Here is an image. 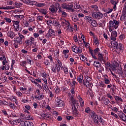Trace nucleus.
<instances>
[{"mask_svg": "<svg viewBox=\"0 0 126 126\" xmlns=\"http://www.w3.org/2000/svg\"><path fill=\"white\" fill-rule=\"evenodd\" d=\"M92 15L93 18L94 19H97L99 20V19H102L103 18V15L102 13L99 12H92Z\"/></svg>", "mask_w": 126, "mask_h": 126, "instance_id": "nucleus-1", "label": "nucleus"}, {"mask_svg": "<svg viewBox=\"0 0 126 126\" xmlns=\"http://www.w3.org/2000/svg\"><path fill=\"white\" fill-rule=\"evenodd\" d=\"M113 43V47L114 49H117V50H119L120 52H121V51H122V49H123V44H122V43H120L119 44L116 41H112L111 42V44Z\"/></svg>", "mask_w": 126, "mask_h": 126, "instance_id": "nucleus-2", "label": "nucleus"}, {"mask_svg": "<svg viewBox=\"0 0 126 126\" xmlns=\"http://www.w3.org/2000/svg\"><path fill=\"white\" fill-rule=\"evenodd\" d=\"M118 116L120 119H122V120L124 121L125 122L126 121V114H125L123 112H120L118 113Z\"/></svg>", "mask_w": 126, "mask_h": 126, "instance_id": "nucleus-3", "label": "nucleus"}, {"mask_svg": "<svg viewBox=\"0 0 126 126\" xmlns=\"http://www.w3.org/2000/svg\"><path fill=\"white\" fill-rule=\"evenodd\" d=\"M21 124L24 125V126H34L33 123L30 122L29 121H23L22 122Z\"/></svg>", "mask_w": 126, "mask_h": 126, "instance_id": "nucleus-4", "label": "nucleus"}, {"mask_svg": "<svg viewBox=\"0 0 126 126\" xmlns=\"http://www.w3.org/2000/svg\"><path fill=\"white\" fill-rule=\"evenodd\" d=\"M90 115L91 116V118H92V119H94V118H96L97 119H99V117L98 116V115L93 110L91 111V112L90 113Z\"/></svg>", "mask_w": 126, "mask_h": 126, "instance_id": "nucleus-5", "label": "nucleus"}, {"mask_svg": "<svg viewBox=\"0 0 126 126\" xmlns=\"http://www.w3.org/2000/svg\"><path fill=\"white\" fill-rule=\"evenodd\" d=\"M74 107V108L73 107V112L74 114L75 115V116H79V112H78V110H77V107L75 106V105H73Z\"/></svg>", "mask_w": 126, "mask_h": 126, "instance_id": "nucleus-6", "label": "nucleus"}, {"mask_svg": "<svg viewBox=\"0 0 126 126\" xmlns=\"http://www.w3.org/2000/svg\"><path fill=\"white\" fill-rule=\"evenodd\" d=\"M56 105L58 106V107H63V106L64 102L63 101V100L58 99L56 101Z\"/></svg>", "mask_w": 126, "mask_h": 126, "instance_id": "nucleus-7", "label": "nucleus"}, {"mask_svg": "<svg viewBox=\"0 0 126 126\" xmlns=\"http://www.w3.org/2000/svg\"><path fill=\"white\" fill-rule=\"evenodd\" d=\"M98 60L99 61V62H103V63H106V60L104 59V57H103V56H102V54L99 53L98 54Z\"/></svg>", "mask_w": 126, "mask_h": 126, "instance_id": "nucleus-8", "label": "nucleus"}, {"mask_svg": "<svg viewBox=\"0 0 126 126\" xmlns=\"http://www.w3.org/2000/svg\"><path fill=\"white\" fill-rule=\"evenodd\" d=\"M109 27H112L114 29H117L118 28V26H115L114 22L113 21H110L109 23Z\"/></svg>", "mask_w": 126, "mask_h": 126, "instance_id": "nucleus-9", "label": "nucleus"}, {"mask_svg": "<svg viewBox=\"0 0 126 126\" xmlns=\"http://www.w3.org/2000/svg\"><path fill=\"white\" fill-rule=\"evenodd\" d=\"M120 20L123 21L124 20H126V12L123 11V13L120 18Z\"/></svg>", "mask_w": 126, "mask_h": 126, "instance_id": "nucleus-10", "label": "nucleus"}, {"mask_svg": "<svg viewBox=\"0 0 126 126\" xmlns=\"http://www.w3.org/2000/svg\"><path fill=\"white\" fill-rule=\"evenodd\" d=\"M83 84L86 86V87H89L90 86V83L88 81V80H83Z\"/></svg>", "mask_w": 126, "mask_h": 126, "instance_id": "nucleus-11", "label": "nucleus"}, {"mask_svg": "<svg viewBox=\"0 0 126 126\" xmlns=\"http://www.w3.org/2000/svg\"><path fill=\"white\" fill-rule=\"evenodd\" d=\"M7 35L8 37H9L11 39H13V38H14V32H8Z\"/></svg>", "mask_w": 126, "mask_h": 126, "instance_id": "nucleus-12", "label": "nucleus"}, {"mask_svg": "<svg viewBox=\"0 0 126 126\" xmlns=\"http://www.w3.org/2000/svg\"><path fill=\"white\" fill-rule=\"evenodd\" d=\"M94 65L95 67L98 68L101 67V66H102V65L101 64V63H100V62L97 61L94 62Z\"/></svg>", "mask_w": 126, "mask_h": 126, "instance_id": "nucleus-13", "label": "nucleus"}, {"mask_svg": "<svg viewBox=\"0 0 126 126\" xmlns=\"http://www.w3.org/2000/svg\"><path fill=\"white\" fill-rule=\"evenodd\" d=\"M39 12H40V13H42V14L46 15L47 13H48V11L46 9H40L39 10Z\"/></svg>", "mask_w": 126, "mask_h": 126, "instance_id": "nucleus-14", "label": "nucleus"}, {"mask_svg": "<svg viewBox=\"0 0 126 126\" xmlns=\"http://www.w3.org/2000/svg\"><path fill=\"white\" fill-rule=\"evenodd\" d=\"M118 74H120V75H122V74H123L124 72L123 71V68H122V66L120 65V66L119 67V68L118 69Z\"/></svg>", "mask_w": 126, "mask_h": 126, "instance_id": "nucleus-15", "label": "nucleus"}, {"mask_svg": "<svg viewBox=\"0 0 126 126\" xmlns=\"http://www.w3.org/2000/svg\"><path fill=\"white\" fill-rule=\"evenodd\" d=\"M49 10L52 12V13H56L57 11H56V9L55 8V6H51L49 8Z\"/></svg>", "mask_w": 126, "mask_h": 126, "instance_id": "nucleus-16", "label": "nucleus"}, {"mask_svg": "<svg viewBox=\"0 0 126 126\" xmlns=\"http://www.w3.org/2000/svg\"><path fill=\"white\" fill-rule=\"evenodd\" d=\"M91 8H93L95 11H99V8L96 5H93L91 6Z\"/></svg>", "mask_w": 126, "mask_h": 126, "instance_id": "nucleus-17", "label": "nucleus"}, {"mask_svg": "<svg viewBox=\"0 0 126 126\" xmlns=\"http://www.w3.org/2000/svg\"><path fill=\"white\" fill-rule=\"evenodd\" d=\"M15 42H16V43H18V44H22V39L20 38L19 37H17L15 40Z\"/></svg>", "mask_w": 126, "mask_h": 126, "instance_id": "nucleus-18", "label": "nucleus"}, {"mask_svg": "<svg viewBox=\"0 0 126 126\" xmlns=\"http://www.w3.org/2000/svg\"><path fill=\"white\" fill-rule=\"evenodd\" d=\"M103 103L104 104V105H109V104H110V100H109V99L108 98H104L103 99Z\"/></svg>", "mask_w": 126, "mask_h": 126, "instance_id": "nucleus-19", "label": "nucleus"}, {"mask_svg": "<svg viewBox=\"0 0 126 126\" xmlns=\"http://www.w3.org/2000/svg\"><path fill=\"white\" fill-rule=\"evenodd\" d=\"M9 107H10L13 110H16V106L14 104H12L11 102H9Z\"/></svg>", "mask_w": 126, "mask_h": 126, "instance_id": "nucleus-20", "label": "nucleus"}, {"mask_svg": "<svg viewBox=\"0 0 126 126\" xmlns=\"http://www.w3.org/2000/svg\"><path fill=\"white\" fill-rule=\"evenodd\" d=\"M2 9H14V7H12V6H4L2 7Z\"/></svg>", "mask_w": 126, "mask_h": 126, "instance_id": "nucleus-21", "label": "nucleus"}, {"mask_svg": "<svg viewBox=\"0 0 126 126\" xmlns=\"http://www.w3.org/2000/svg\"><path fill=\"white\" fill-rule=\"evenodd\" d=\"M73 7V5L71 3L67 4V10H70Z\"/></svg>", "mask_w": 126, "mask_h": 126, "instance_id": "nucleus-22", "label": "nucleus"}, {"mask_svg": "<svg viewBox=\"0 0 126 126\" xmlns=\"http://www.w3.org/2000/svg\"><path fill=\"white\" fill-rule=\"evenodd\" d=\"M118 32L116 31H114L111 32V37H117Z\"/></svg>", "mask_w": 126, "mask_h": 126, "instance_id": "nucleus-23", "label": "nucleus"}, {"mask_svg": "<svg viewBox=\"0 0 126 126\" xmlns=\"http://www.w3.org/2000/svg\"><path fill=\"white\" fill-rule=\"evenodd\" d=\"M104 11L106 13L109 14V13H111V12L113 11V9H110V8H108V9L104 10Z\"/></svg>", "mask_w": 126, "mask_h": 126, "instance_id": "nucleus-24", "label": "nucleus"}, {"mask_svg": "<svg viewBox=\"0 0 126 126\" xmlns=\"http://www.w3.org/2000/svg\"><path fill=\"white\" fill-rule=\"evenodd\" d=\"M48 32L51 34V35H54V36H56V35H55L56 34V32H55V31H54V30H53V29H50L49 30Z\"/></svg>", "mask_w": 126, "mask_h": 126, "instance_id": "nucleus-25", "label": "nucleus"}, {"mask_svg": "<svg viewBox=\"0 0 126 126\" xmlns=\"http://www.w3.org/2000/svg\"><path fill=\"white\" fill-rule=\"evenodd\" d=\"M83 79V77L81 75L79 76L78 78H77V81L79 83H82V80Z\"/></svg>", "mask_w": 126, "mask_h": 126, "instance_id": "nucleus-26", "label": "nucleus"}, {"mask_svg": "<svg viewBox=\"0 0 126 126\" xmlns=\"http://www.w3.org/2000/svg\"><path fill=\"white\" fill-rule=\"evenodd\" d=\"M113 23L115 24V26H118L119 27V25H120V21H117L116 20H113Z\"/></svg>", "mask_w": 126, "mask_h": 126, "instance_id": "nucleus-27", "label": "nucleus"}, {"mask_svg": "<svg viewBox=\"0 0 126 126\" xmlns=\"http://www.w3.org/2000/svg\"><path fill=\"white\" fill-rule=\"evenodd\" d=\"M62 8H63L64 9H67V3H64L62 4Z\"/></svg>", "mask_w": 126, "mask_h": 126, "instance_id": "nucleus-28", "label": "nucleus"}, {"mask_svg": "<svg viewBox=\"0 0 126 126\" xmlns=\"http://www.w3.org/2000/svg\"><path fill=\"white\" fill-rule=\"evenodd\" d=\"M91 23L93 27H96L97 26V22L95 20H93Z\"/></svg>", "mask_w": 126, "mask_h": 126, "instance_id": "nucleus-29", "label": "nucleus"}, {"mask_svg": "<svg viewBox=\"0 0 126 126\" xmlns=\"http://www.w3.org/2000/svg\"><path fill=\"white\" fill-rule=\"evenodd\" d=\"M115 99L116 101H120V102H123V99L120 96H116L115 97Z\"/></svg>", "mask_w": 126, "mask_h": 126, "instance_id": "nucleus-30", "label": "nucleus"}, {"mask_svg": "<svg viewBox=\"0 0 126 126\" xmlns=\"http://www.w3.org/2000/svg\"><path fill=\"white\" fill-rule=\"evenodd\" d=\"M97 119H98L99 123H101V124H102V126H104V124H105V122H104V120H103V119L102 118H101L100 117H99V118H98Z\"/></svg>", "mask_w": 126, "mask_h": 126, "instance_id": "nucleus-31", "label": "nucleus"}, {"mask_svg": "<svg viewBox=\"0 0 126 126\" xmlns=\"http://www.w3.org/2000/svg\"><path fill=\"white\" fill-rule=\"evenodd\" d=\"M72 104H71L72 110H73V105H75V104L77 103V101L76 100L73 99L72 101Z\"/></svg>", "mask_w": 126, "mask_h": 126, "instance_id": "nucleus-32", "label": "nucleus"}, {"mask_svg": "<svg viewBox=\"0 0 126 126\" xmlns=\"http://www.w3.org/2000/svg\"><path fill=\"white\" fill-rule=\"evenodd\" d=\"M94 44H95V45H99V40L96 37H94Z\"/></svg>", "mask_w": 126, "mask_h": 126, "instance_id": "nucleus-33", "label": "nucleus"}, {"mask_svg": "<svg viewBox=\"0 0 126 126\" xmlns=\"http://www.w3.org/2000/svg\"><path fill=\"white\" fill-rule=\"evenodd\" d=\"M85 111L86 113H87L88 114H90V113L91 112V109H90V108L89 107L86 108Z\"/></svg>", "mask_w": 126, "mask_h": 126, "instance_id": "nucleus-34", "label": "nucleus"}, {"mask_svg": "<svg viewBox=\"0 0 126 126\" xmlns=\"http://www.w3.org/2000/svg\"><path fill=\"white\" fill-rule=\"evenodd\" d=\"M100 51V49L99 48H96L94 50V55H97L98 53H99V51Z\"/></svg>", "mask_w": 126, "mask_h": 126, "instance_id": "nucleus-35", "label": "nucleus"}, {"mask_svg": "<svg viewBox=\"0 0 126 126\" xmlns=\"http://www.w3.org/2000/svg\"><path fill=\"white\" fill-rule=\"evenodd\" d=\"M110 82H111V81H110V80L108 79V78L104 79V83H105V84H110Z\"/></svg>", "mask_w": 126, "mask_h": 126, "instance_id": "nucleus-36", "label": "nucleus"}, {"mask_svg": "<svg viewBox=\"0 0 126 126\" xmlns=\"http://www.w3.org/2000/svg\"><path fill=\"white\" fill-rule=\"evenodd\" d=\"M44 19V17L43 16H38L37 17V20H39V21H42Z\"/></svg>", "mask_w": 126, "mask_h": 126, "instance_id": "nucleus-37", "label": "nucleus"}, {"mask_svg": "<svg viewBox=\"0 0 126 126\" xmlns=\"http://www.w3.org/2000/svg\"><path fill=\"white\" fill-rule=\"evenodd\" d=\"M106 66H107L108 67H113V65L110 63V62H107L105 63Z\"/></svg>", "mask_w": 126, "mask_h": 126, "instance_id": "nucleus-38", "label": "nucleus"}, {"mask_svg": "<svg viewBox=\"0 0 126 126\" xmlns=\"http://www.w3.org/2000/svg\"><path fill=\"white\" fill-rule=\"evenodd\" d=\"M110 3L113 5L114 4H118V2L116 1V0H110Z\"/></svg>", "mask_w": 126, "mask_h": 126, "instance_id": "nucleus-39", "label": "nucleus"}, {"mask_svg": "<svg viewBox=\"0 0 126 126\" xmlns=\"http://www.w3.org/2000/svg\"><path fill=\"white\" fill-rule=\"evenodd\" d=\"M4 19L6 20V22H8V23H10V22H11V19L9 18L5 17Z\"/></svg>", "mask_w": 126, "mask_h": 126, "instance_id": "nucleus-40", "label": "nucleus"}, {"mask_svg": "<svg viewBox=\"0 0 126 126\" xmlns=\"http://www.w3.org/2000/svg\"><path fill=\"white\" fill-rule=\"evenodd\" d=\"M52 70L53 72H54L55 73H56V72H57V66H54L53 67H52Z\"/></svg>", "mask_w": 126, "mask_h": 126, "instance_id": "nucleus-41", "label": "nucleus"}, {"mask_svg": "<svg viewBox=\"0 0 126 126\" xmlns=\"http://www.w3.org/2000/svg\"><path fill=\"white\" fill-rule=\"evenodd\" d=\"M55 22L54 24L55 25V26H58L59 27V28H60V27H62V26H61V24H60V23L59 22Z\"/></svg>", "mask_w": 126, "mask_h": 126, "instance_id": "nucleus-42", "label": "nucleus"}, {"mask_svg": "<svg viewBox=\"0 0 126 126\" xmlns=\"http://www.w3.org/2000/svg\"><path fill=\"white\" fill-rule=\"evenodd\" d=\"M93 120L95 124H97V125L99 124V121L98 120V119H96V118H94L93 119Z\"/></svg>", "mask_w": 126, "mask_h": 126, "instance_id": "nucleus-43", "label": "nucleus"}, {"mask_svg": "<svg viewBox=\"0 0 126 126\" xmlns=\"http://www.w3.org/2000/svg\"><path fill=\"white\" fill-rule=\"evenodd\" d=\"M66 119H67V121H70V120H73V117L72 116H66Z\"/></svg>", "mask_w": 126, "mask_h": 126, "instance_id": "nucleus-44", "label": "nucleus"}, {"mask_svg": "<svg viewBox=\"0 0 126 126\" xmlns=\"http://www.w3.org/2000/svg\"><path fill=\"white\" fill-rule=\"evenodd\" d=\"M45 4L44 3H38L37 4V6H38V7H41L42 6H45Z\"/></svg>", "mask_w": 126, "mask_h": 126, "instance_id": "nucleus-45", "label": "nucleus"}, {"mask_svg": "<svg viewBox=\"0 0 126 126\" xmlns=\"http://www.w3.org/2000/svg\"><path fill=\"white\" fill-rule=\"evenodd\" d=\"M111 116H113L114 117H115V118H116V119H118V118H119V116H118V115H117L116 114H115L113 112H111Z\"/></svg>", "mask_w": 126, "mask_h": 126, "instance_id": "nucleus-46", "label": "nucleus"}, {"mask_svg": "<svg viewBox=\"0 0 126 126\" xmlns=\"http://www.w3.org/2000/svg\"><path fill=\"white\" fill-rule=\"evenodd\" d=\"M72 49H73V52H74V53H75L76 54V50L77 51L78 49H77V46H75L74 47H72Z\"/></svg>", "mask_w": 126, "mask_h": 126, "instance_id": "nucleus-47", "label": "nucleus"}, {"mask_svg": "<svg viewBox=\"0 0 126 126\" xmlns=\"http://www.w3.org/2000/svg\"><path fill=\"white\" fill-rule=\"evenodd\" d=\"M73 40L74 42H75V43H76L77 42H78V38H77V35H75L73 37Z\"/></svg>", "mask_w": 126, "mask_h": 126, "instance_id": "nucleus-48", "label": "nucleus"}, {"mask_svg": "<svg viewBox=\"0 0 126 126\" xmlns=\"http://www.w3.org/2000/svg\"><path fill=\"white\" fill-rule=\"evenodd\" d=\"M77 50H76V54H78V53H82V49L79 48L77 47Z\"/></svg>", "mask_w": 126, "mask_h": 126, "instance_id": "nucleus-49", "label": "nucleus"}, {"mask_svg": "<svg viewBox=\"0 0 126 126\" xmlns=\"http://www.w3.org/2000/svg\"><path fill=\"white\" fill-rule=\"evenodd\" d=\"M16 18H21V19H22L23 17H24V15H18L15 16Z\"/></svg>", "mask_w": 126, "mask_h": 126, "instance_id": "nucleus-50", "label": "nucleus"}, {"mask_svg": "<svg viewBox=\"0 0 126 126\" xmlns=\"http://www.w3.org/2000/svg\"><path fill=\"white\" fill-rule=\"evenodd\" d=\"M68 53H69V50H63V55H67V54H68Z\"/></svg>", "mask_w": 126, "mask_h": 126, "instance_id": "nucleus-51", "label": "nucleus"}, {"mask_svg": "<svg viewBox=\"0 0 126 126\" xmlns=\"http://www.w3.org/2000/svg\"><path fill=\"white\" fill-rule=\"evenodd\" d=\"M56 69L58 72L61 71V68L60 67V66L58 65V64H56Z\"/></svg>", "mask_w": 126, "mask_h": 126, "instance_id": "nucleus-52", "label": "nucleus"}, {"mask_svg": "<svg viewBox=\"0 0 126 126\" xmlns=\"http://www.w3.org/2000/svg\"><path fill=\"white\" fill-rule=\"evenodd\" d=\"M72 20L74 22H76L77 21H78L79 20V19H78V18L77 17V16H75L74 19H72Z\"/></svg>", "mask_w": 126, "mask_h": 126, "instance_id": "nucleus-53", "label": "nucleus"}, {"mask_svg": "<svg viewBox=\"0 0 126 126\" xmlns=\"http://www.w3.org/2000/svg\"><path fill=\"white\" fill-rule=\"evenodd\" d=\"M26 44H34V42H32L31 40H27L25 42Z\"/></svg>", "mask_w": 126, "mask_h": 126, "instance_id": "nucleus-54", "label": "nucleus"}, {"mask_svg": "<svg viewBox=\"0 0 126 126\" xmlns=\"http://www.w3.org/2000/svg\"><path fill=\"white\" fill-rule=\"evenodd\" d=\"M115 78H116V80H117L118 83H121V80H120V78L117 76V75H115Z\"/></svg>", "mask_w": 126, "mask_h": 126, "instance_id": "nucleus-55", "label": "nucleus"}, {"mask_svg": "<svg viewBox=\"0 0 126 126\" xmlns=\"http://www.w3.org/2000/svg\"><path fill=\"white\" fill-rule=\"evenodd\" d=\"M19 38L21 39L22 41L23 39H24V35L21 34V33H19Z\"/></svg>", "mask_w": 126, "mask_h": 126, "instance_id": "nucleus-56", "label": "nucleus"}, {"mask_svg": "<svg viewBox=\"0 0 126 126\" xmlns=\"http://www.w3.org/2000/svg\"><path fill=\"white\" fill-rule=\"evenodd\" d=\"M67 84L68 85H71V81H70V79H68L67 80H66Z\"/></svg>", "mask_w": 126, "mask_h": 126, "instance_id": "nucleus-57", "label": "nucleus"}, {"mask_svg": "<svg viewBox=\"0 0 126 126\" xmlns=\"http://www.w3.org/2000/svg\"><path fill=\"white\" fill-rule=\"evenodd\" d=\"M107 96L108 97V98H110V99L111 100H113L114 99V98L113 97V96L112 95H111V94H107Z\"/></svg>", "mask_w": 126, "mask_h": 126, "instance_id": "nucleus-58", "label": "nucleus"}, {"mask_svg": "<svg viewBox=\"0 0 126 126\" xmlns=\"http://www.w3.org/2000/svg\"><path fill=\"white\" fill-rule=\"evenodd\" d=\"M27 120H33L30 114H28L27 117H26Z\"/></svg>", "mask_w": 126, "mask_h": 126, "instance_id": "nucleus-59", "label": "nucleus"}, {"mask_svg": "<svg viewBox=\"0 0 126 126\" xmlns=\"http://www.w3.org/2000/svg\"><path fill=\"white\" fill-rule=\"evenodd\" d=\"M15 5H16L17 6H21V5H22V3H17V2H15L14 3Z\"/></svg>", "mask_w": 126, "mask_h": 126, "instance_id": "nucleus-60", "label": "nucleus"}, {"mask_svg": "<svg viewBox=\"0 0 126 126\" xmlns=\"http://www.w3.org/2000/svg\"><path fill=\"white\" fill-rule=\"evenodd\" d=\"M27 61H28V63H29V64H31V63H33V61L30 59H29L28 58H27Z\"/></svg>", "mask_w": 126, "mask_h": 126, "instance_id": "nucleus-61", "label": "nucleus"}, {"mask_svg": "<svg viewBox=\"0 0 126 126\" xmlns=\"http://www.w3.org/2000/svg\"><path fill=\"white\" fill-rule=\"evenodd\" d=\"M47 58L50 59V61L51 62V63H53V57L52 56H48Z\"/></svg>", "mask_w": 126, "mask_h": 126, "instance_id": "nucleus-62", "label": "nucleus"}, {"mask_svg": "<svg viewBox=\"0 0 126 126\" xmlns=\"http://www.w3.org/2000/svg\"><path fill=\"white\" fill-rule=\"evenodd\" d=\"M78 17L79 18L84 17V14H83L82 13H80L78 15Z\"/></svg>", "mask_w": 126, "mask_h": 126, "instance_id": "nucleus-63", "label": "nucleus"}, {"mask_svg": "<svg viewBox=\"0 0 126 126\" xmlns=\"http://www.w3.org/2000/svg\"><path fill=\"white\" fill-rule=\"evenodd\" d=\"M16 94L19 96V97H20V96H22V93H21V92H16Z\"/></svg>", "mask_w": 126, "mask_h": 126, "instance_id": "nucleus-64", "label": "nucleus"}]
</instances>
